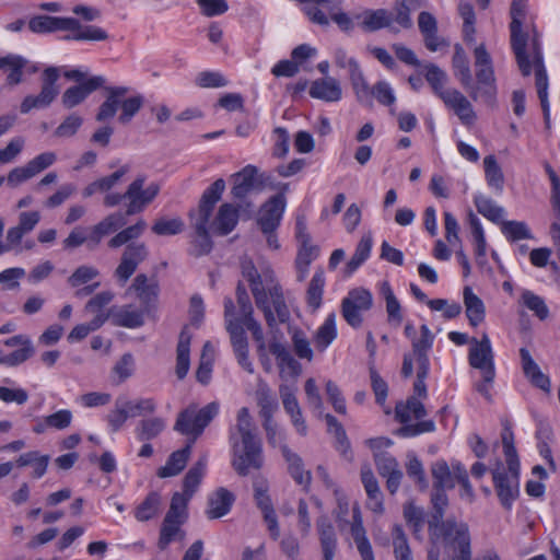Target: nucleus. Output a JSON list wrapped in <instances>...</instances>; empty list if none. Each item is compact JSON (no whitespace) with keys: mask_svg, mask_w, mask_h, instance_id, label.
Listing matches in <instances>:
<instances>
[{"mask_svg":"<svg viewBox=\"0 0 560 560\" xmlns=\"http://www.w3.org/2000/svg\"><path fill=\"white\" fill-rule=\"evenodd\" d=\"M218 412L219 404L212 401L200 409L196 404H190L178 413L174 430L190 438L184 448L173 452L166 464L158 469L156 475L160 478L177 476L185 468L191 454V445L217 417Z\"/></svg>","mask_w":560,"mask_h":560,"instance_id":"obj_1","label":"nucleus"},{"mask_svg":"<svg viewBox=\"0 0 560 560\" xmlns=\"http://www.w3.org/2000/svg\"><path fill=\"white\" fill-rule=\"evenodd\" d=\"M242 275L250 283V290L255 303L262 311L267 325L270 328L279 323L290 319V311L284 302L281 287L275 283L273 273L270 270L259 275L250 259L241 262Z\"/></svg>","mask_w":560,"mask_h":560,"instance_id":"obj_2","label":"nucleus"},{"mask_svg":"<svg viewBox=\"0 0 560 560\" xmlns=\"http://www.w3.org/2000/svg\"><path fill=\"white\" fill-rule=\"evenodd\" d=\"M235 430V433H231L232 467L245 477L250 470H259L264 464L261 441L254 432L249 411L245 407L237 413Z\"/></svg>","mask_w":560,"mask_h":560,"instance_id":"obj_3","label":"nucleus"},{"mask_svg":"<svg viewBox=\"0 0 560 560\" xmlns=\"http://www.w3.org/2000/svg\"><path fill=\"white\" fill-rule=\"evenodd\" d=\"M224 189L225 182L222 178L217 179L203 191L197 214L190 213L192 220L191 225L196 233L190 253L195 257L207 255L212 249V241L208 233V223L212 215L213 208L221 199Z\"/></svg>","mask_w":560,"mask_h":560,"instance_id":"obj_4","label":"nucleus"},{"mask_svg":"<svg viewBox=\"0 0 560 560\" xmlns=\"http://www.w3.org/2000/svg\"><path fill=\"white\" fill-rule=\"evenodd\" d=\"M432 544L441 541L452 552V560H472L468 524L448 517L445 523L428 529Z\"/></svg>","mask_w":560,"mask_h":560,"instance_id":"obj_5","label":"nucleus"},{"mask_svg":"<svg viewBox=\"0 0 560 560\" xmlns=\"http://www.w3.org/2000/svg\"><path fill=\"white\" fill-rule=\"evenodd\" d=\"M105 101L100 105L95 115V120L105 122L115 117L118 108L121 109L118 121L126 125L139 113L144 104V97L141 94H135L127 97L129 92L127 86H106Z\"/></svg>","mask_w":560,"mask_h":560,"instance_id":"obj_6","label":"nucleus"},{"mask_svg":"<svg viewBox=\"0 0 560 560\" xmlns=\"http://www.w3.org/2000/svg\"><path fill=\"white\" fill-rule=\"evenodd\" d=\"M357 19L360 20V27L370 33L387 28L389 32L397 34L400 28L408 30L413 25L410 16V8L406 4L405 0H395L393 11L386 9H368L357 15Z\"/></svg>","mask_w":560,"mask_h":560,"instance_id":"obj_7","label":"nucleus"},{"mask_svg":"<svg viewBox=\"0 0 560 560\" xmlns=\"http://www.w3.org/2000/svg\"><path fill=\"white\" fill-rule=\"evenodd\" d=\"M147 182L145 175H138L127 187L124 194L110 192L104 197V206L112 208L127 199L128 206L126 215L140 213L150 205L160 192V184L151 183L144 188Z\"/></svg>","mask_w":560,"mask_h":560,"instance_id":"obj_8","label":"nucleus"},{"mask_svg":"<svg viewBox=\"0 0 560 560\" xmlns=\"http://www.w3.org/2000/svg\"><path fill=\"white\" fill-rule=\"evenodd\" d=\"M474 57L477 82L471 81V86L465 90L474 101L482 100L487 104H492L497 94L495 75L492 58L485 44L474 49Z\"/></svg>","mask_w":560,"mask_h":560,"instance_id":"obj_9","label":"nucleus"},{"mask_svg":"<svg viewBox=\"0 0 560 560\" xmlns=\"http://www.w3.org/2000/svg\"><path fill=\"white\" fill-rule=\"evenodd\" d=\"M526 0H513L510 8L511 15V47L515 54L518 68L524 77L530 74L529 54L527 52L528 34L522 30L526 16Z\"/></svg>","mask_w":560,"mask_h":560,"instance_id":"obj_10","label":"nucleus"},{"mask_svg":"<svg viewBox=\"0 0 560 560\" xmlns=\"http://www.w3.org/2000/svg\"><path fill=\"white\" fill-rule=\"evenodd\" d=\"M60 78V71L57 67H47L40 75V92L38 95H27L21 103L20 110L27 114L34 108L48 107L59 94L57 81Z\"/></svg>","mask_w":560,"mask_h":560,"instance_id":"obj_11","label":"nucleus"},{"mask_svg":"<svg viewBox=\"0 0 560 560\" xmlns=\"http://www.w3.org/2000/svg\"><path fill=\"white\" fill-rule=\"evenodd\" d=\"M508 472L502 465L492 471V480L502 506L511 510L513 502L518 497L520 464H508Z\"/></svg>","mask_w":560,"mask_h":560,"instance_id":"obj_12","label":"nucleus"},{"mask_svg":"<svg viewBox=\"0 0 560 560\" xmlns=\"http://www.w3.org/2000/svg\"><path fill=\"white\" fill-rule=\"evenodd\" d=\"M470 345L469 365L479 370L486 382H493L495 377L494 354L488 335L483 332L481 339L471 338Z\"/></svg>","mask_w":560,"mask_h":560,"instance_id":"obj_13","label":"nucleus"},{"mask_svg":"<svg viewBox=\"0 0 560 560\" xmlns=\"http://www.w3.org/2000/svg\"><path fill=\"white\" fill-rule=\"evenodd\" d=\"M280 192L267 200L258 218V224L262 233L275 232L280 225L282 214L285 209V192L289 190V184H279Z\"/></svg>","mask_w":560,"mask_h":560,"instance_id":"obj_14","label":"nucleus"},{"mask_svg":"<svg viewBox=\"0 0 560 560\" xmlns=\"http://www.w3.org/2000/svg\"><path fill=\"white\" fill-rule=\"evenodd\" d=\"M148 255L149 250L144 243L128 244L114 272L118 282L124 285L135 273L138 266L147 259Z\"/></svg>","mask_w":560,"mask_h":560,"instance_id":"obj_15","label":"nucleus"},{"mask_svg":"<svg viewBox=\"0 0 560 560\" xmlns=\"http://www.w3.org/2000/svg\"><path fill=\"white\" fill-rule=\"evenodd\" d=\"M267 179L268 176L259 173L257 166L246 165L233 175L232 195L237 199L245 198L252 190H262Z\"/></svg>","mask_w":560,"mask_h":560,"instance_id":"obj_16","label":"nucleus"},{"mask_svg":"<svg viewBox=\"0 0 560 560\" xmlns=\"http://www.w3.org/2000/svg\"><path fill=\"white\" fill-rule=\"evenodd\" d=\"M226 330L230 334L231 345L237 363L248 373H254L253 363L248 357V341L242 323L237 319H228Z\"/></svg>","mask_w":560,"mask_h":560,"instance_id":"obj_17","label":"nucleus"},{"mask_svg":"<svg viewBox=\"0 0 560 560\" xmlns=\"http://www.w3.org/2000/svg\"><path fill=\"white\" fill-rule=\"evenodd\" d=\"M130 289L136 292L141 307H143L144 311L150 312L151 310L155 308L159 299L160 287L158 280L154 277L149 279L147 275L139 273L133 279Z\"/></svg>","mask_w":560,"mask_h":560,"instance_id":"obj_18","label":"nucleus"},{"mask_svg":"<svg viewBox=\"0 0 560 560\" xmlns=\"http://www.w3.org/2000/svg\"><path fill=\"white\" fill-rule=\"evenodd\" d=\"M105 83L103 77H92L85 82L68 88L61 97L62 105L70 109L81 104L92 92L102 88Z\"/></svg>","mask_w":560,"mask_h":560,"instance_id":"obj_19","label":"nucleus"},{"mask_svg":"<svg viewBox=\"0 0 560 560\" xmlns=\"http://www.w3.org/2000/svg\"><path fill=\"white\" fill-rule=\"evenodd\" d=\"M149 311H144L143 307L136 308L133 305L128 304L120 307H113L109 310L107 319L110 318L113 325L125 328H138L144 324V314Z\"/></svg>","mask_w":560,"mask_h":560,"instance_id":"obj_20","label":"nucleus"},{"mask_svg":"<svg viewBox=\"0 0 560 560\" xmlns=\"http://www.w3.org/2000/svg\"><path fill=\"white\" fill-rule=\"evenodd\" d=\"M73 27H77L75 18L37 15L32 18L28 22V28L37 34L67 31V28Z\"/></svg>","mask_w":560,"mask_h":560,"instance_id":"obj_21","label":"nucleus"},{"mask_svg":"<svg viewBox=\"0 0 560 560\" xmlns=\"http://www.w3.org/2000/svg\"><path fill=\"white\" fill-rule=\"evenodd\" d=\"M444 104L454 110L465 125H470L476 119V114L467 97L455 89H448L447 93L442 95Z\"/></svg>","mask_w":560,"mask_h":560,"instance_id":"obj_22","label":"nucleus"},{"mask_svg":"<svg viewBox=\"0 0 560 560\" xmlns=\"http://www.w3.org/2000/svg\"><path fill=\"white\" fill-rule=\"evenodd\" d=\"M310 96L328 103L338 102L342 97L340 82L332 77H325L312 82Z\"/></svg>","mask_w":560,"mask_h":560,"instance_id":"obj_23","label":"nucleus"},{"mask_svg":"<svg viewBox=\"0 0 560 560\" xmlns=\"http://www.w3.org/2000/svg\"><path fill=\"white\" fill-rule=\"evenodd\" d=\"M281 452L288 464L290 476L296 483L302 486L305 491H308L312 482V474L310 470L304 469L302 458L296 453H293L287 445H282Z\"/></svg>","mask_w":560,"mask_h":560,"instance_id":"obj_24","label":"nucleus"},{"mask_svg":"<svg viewBox=\"0 0 560 560\" xmlns=\"http://www.w3.org/2000/svg\"><path fill=\"white\" fill-rule=\"evenodd\" d=\"M520 355L522 361V369L525 376L529 380V382L540 388L541 390L549 393L550 392V380L549 377L540 371L538 364L532 358L529 351L526 348L520 349Z\"/></svg>","mask_w":560,"mask_h":560,"instance_id":"obj_25","label":"nucleus"},{"mask_svg":"<svg viewBox=\"0 0 560 560\" xmlns=\"http://www.w3.org/2000/svg\"><path fill=\"white\" fill-rule=\"evenodd\" d=\"M234 495L225 488H219L208 500V509L206 511L209 520L220 518L226 515L234 502Z\"/></svg>","mask_w":560,"mask_h":560,"instance_id":"obj_26","label":"nucleus"},{"mask_svg":"<svg viewBox=\"0 0 560 560\" xmlns=\"http://www.w3.org/2000/svg\"><path fill=\"white\" fill-rule=\"evenodd\" d=\"M126 223L127 221L125 214L120 212H115L107 215L93 226L92 233L90 235V242L93 244V246H97L105 235L117 232L124 228Z\"/></svg>","mask_w":560,"mask_h":560,"instance_id":"obj_27","label":"nucleus"},{"mask_svg":"<svg viewBox=\"0 0 560 560\" xmlns=\"http://www.w3.org/2000/svg\"><path fill=\"white\" fill-rule=\"evenodd\" d=\"M463 299L465 305V313L469 324L472 327L479 326L483 323L486 317V306L482 300L472 292L470 287H465L463 290Z\"/></svg>","mask_w":560,"mask_h":560,"instance_id":"obj_28","label":"nucleus"},{"mask_svg":"<svg viewBox=\"0 0 560 560\" xmlns=\"http://www.w3.org/2000/svg\"><path fill=\"white\" fill-rule=\"evenodd\" d=\"M316 527L319 536L323 556H327V560H329L330 557H335L337 549V537L335 528L329 518L325 515L317 518Z\"/></svg>","mask_w":560,"mask_h":560,"instance_id":"obj_29","label":"nucleus"},{"mask_svg":"<svg viewBox=\"0 0 560 560\" xmlns=\"http://www.w3.org/2000/svg\"><path fill=\"white\" fill-rule=\"evenodd\" d=\"M191 332L188 327L185 326L178 337V343L176 349V375L179 380H183L189 370V352H190V341H191Z\"/></svg>","mask_w":560,"mask_h":560,"instance_id":"obj_30","label":"nucleus"},{"mask_svg":"<svg viewBox=\"0 0 560 560\" xmlns=\"http://www.w3.org/2000/svg\"><path fill=\"white\" fill-rule=\"evenodd\" d=\"M255 396L260 408V417L268 419L278 409V401L270 386L261 377L257 378Z\"/></svg>","mask_w":560,"mask_h":560,"instance_id":"obj_31","label":"nucleus"},{"mask_svg":"<svg viewBox=\"0 0 560 560\" xmlns=\"http://www.w3.org/2000/svg\"><path fill=\"white\" fill-rule=\"evenodd\" d=\"M129 172L128 165H122L119 170L108 176L101 177L89 184L83 190L82 196L89 198L96 192L109 191L127 173Z\"/></svg>","mask_w":560,"mask_h":560,"instance_id":"obj_32","label":"nucleus"},{"mask_svg":"<svg viewBox=\"0 0 560 560\" xmlns=\"http://www.w3.org/2000/svg\"><path fill=\"white\" fill-rule=\"evenodd\" d=\"M184 523L182 520H174L171 516L164 517L158 540L160 550H165L175 539L182 540L185 537V532L180 528Z\"/></svg>","mask_w":560,"mask_h":560,"instance_id":"obj_33","label":"nucleus"},{"mask_svg":"<svg viewBox=\"0 0 560 560\" xmlns=\"http://www.w3.org/2000/svg\"><path fill=\"white\" fill-rule=\"evenodd\" d=\"M238 214L236 208L231 203H223L218 211V214L212 222V229L220 235L229 234L236 225Z\"/></svg>","mask_w":560,"mask_h":560,"instance_id":"obj_34","label":"nucleus"},{"mask_svg":"<svg viewBox=\"0 0 560 560\" xmlns=\"http://www.w3.org/2000/svg\"><path fill=\"white\" fill-rule=\"evenodd\" d=\"M72 32L71 35H67L68 40H90V42H105L109 38L108 33L96 25H82L77 19V27L67 28Z\"/></svg>","mask_w":560,"mask_h":560,"instance_id":"obj_35","label":"nucleus"},{"mask_svg":"<svg viewBox=\"0 0 560 560\" xmlns=\"http://www.w3.org/2000/svg\"><path fill=\"white\" fill-rule=\"evenodd\" d=\"M454 50L452 59L454 75L459 80L464 89L469 88L471 86V72L466 52L459 44L455 45Z\"/></svg>","mask_w":560,"mask_h":560,"instance_id":"obj_36","label":"nucleus"},{"mask_svg":"<svg viewBox=\"0 0 560 560\" xmlns=\"http://www.w3.org/2000/svg\"><path fill=\"white\" fill-rule=\"evenodd\" d=\"M166 428V422L161 417L144 418L139 421L136 434L139 441L145 442L158 438Z\"/></svg>","mask_w":560,"mask_h":560,"instance_id":"obj_37","label":"nucleus"},{"mask_svg":"<svg viewBox=\"0 0 560 560\" xmlns=\"http://www.w3.org/2000/svg\"><path fill=\"white\" fill-rule=\"evenodd\" d=\"M373 244V237L371 233L364 234L357 245L355 252L351 259L347 262L345 268V275H352L370 256Z\"/></svg>","mask_w":560,"mask_h":560,"instance_id":"obj_38","label":"nucleus"},{"mask_svg":"<svg viewBox=\"0 0 560 560\" xmlns=\"http://www.w3.org/2000/svg\"><path fill=\"white\" fill-rule=\"evenodd\" d=\"M26 63V59L19 55L0 57V69H10V73L7 77L8 84L16 85L22 82L23 68Z\"/></svg>","mask_w":560,"mask_h":560,"instance_id":"obj_39","label":"nucleus"},{"mask_svg":"<svg viewBox=\"0 0 560 560\" xmlns=\"http://www.w3.org/2000/svg\"><path fill=\"white\" fill-rule=\"evenodd\" d=\"M207 466V457L201 456L197 463L187 471L183 480L184 494L192 497L199 487Z\"/></svg>","mask_w":560,"mask_h":560,"instance_id":"obj_40","label":"nucleus"},{"mask_svg":"<svg viewBox=\"0 0 560 560\" xmlns=\"http://www.w3.org/2000/svg\"><path fill=\"white\" fill-rule=\"evenodd\" d=\"M431 503L433 505V513L428 521V529L445 523L444 514L445 509L448 505V499L445 493V489H433Z\"/></svg>","mask_w":560,"mask_h":560,"instance_id":"obj_41","label":"nucleus"},{"mask_svg":"<svg viewBox=\"0 0 560 560\" xmlns=\"http://www.w3.org/2000/svg\"><path fill=\"white\" fill-rule=\"evenodd\" d=\"M485 166V177L487 184L495 190V192H501L504 186V175L502 168L497 162L494 155H487L483 159Z\"/></svg>","mask_w":560,"mask_h":560,"instance_id":"obj_42","label":"nucleus"},{"mask_svg":"<svg viewBox=\"0 0 560 560\" xmlns=\"http://www.w3.org/2000/svg\"><path fill=\"white\" fill-rule=\"evenodd\" d=\"M161 495L158 492H150L145 499L136 508L135 517L139 522H147L159 514Z\"/></svg>","mask_w":560,"mask_h":560,"instance_id":"obj_43","label":"nucleus"},{"mask_svg":"<svg viewBox=\"0 0 560 560\" xmlns=\"http://www.w3.org/2000/svg\"><path fill=\"white\" fill-rule=\"evenodd\" d=\"M145 229V221L139 220L136 224L119 231L115 236H113L108 241V246L110 248H118L122 245H128L130 244L129 242L139 238L143 234Z\"/></svg>","mask_w":560,"mask_h":560,"instance_id":"obj_44","label":"nucleus"},{"mask_svg":"<svg viewBox=\"0 0 560 560\" xmlns=\"http://www.w3.org/2000/svg\"><path fill=\"white\" fill-rule=\"evenodd\" d=\"M336 336V315L331 313L316 331L315 347L319 351H324L335 340Z\"/></svg>","mask_w":560,"mask_h":560,"instance_id":"obj_45","label":"nucleus"},{"mask_svg":"<svg viewBox=\"0 0 560 560\" xmlns=\"http://www.w3.org/2000/svg\"><path fill=\"white\" fill-rule=\"evenodd\" d=\"M433 477V489H452L455 487L451 467L445 460H439L431 468Z\"/></svg>","mask_w":560,"mask_h":560,"instance_id":"obj_46","label":"nucleus"},{"mask_svg":"<svg viewBox=\"0 0 560 560\" xmlns=\"http://www.w3.org/2000/svg\"><path fill=\"white\" fill-rule=\"evenodd\" d=\"M324 285H325L324 271L322 269H318L314 273V276L308 284L307 292H306L307 304L310 307L313 308V311H316L322 304Z\"/></svg>","mask_w":560,"mask_h":560,"instance_id":"obj_47","label":"nucleus"},{"mask_svg":"<svg viewBox=\"0 0 560 560\" xmlns=\"http://www.w3.org/2000/svg\"><path fill=\"white\" fill-rule=\"evenodd\" d=\"M352 70L349 71V79L352 89L355 93L357 100L360 103H366L370 101V86L364 78L363 71L360 65H351Z\"/></svg>","mask_w":560,"mask_h":560,"instance_id":"obj_48","label":"nucleus"},{"mask_svg":"<svg viewBox=\"0 0 560 560\" xmlns=\"http://www.w3.org/2000/svg\"><path fill=\"white\" fill-rule=\"evenodd\" d=\"M475 206L480 214L488 220L500 223L504 213L503 208L497 206L493 200L482 195L475 197Z\"/></svg>","mask_w":560,"mask_h":560,"instance_id":"obj_49","label":"nucleus"},{"mask_svg":"<svg viewBox=\"0 0 560 560\" xmlns=\"http://www.w3.org/2000/svg\"><path fill=\"white\" fill-rule=\"evenodd\" d=\"M404 517L412 534L419 540L422 539L421 532L424 525V515L422 509L408 503L404 506Z\"/></svg>","mask_w":560,"mask_h":560,"instance_id":"obj_50","label":"nucleus"},{"mask_svg":"<svg viewBox=\"0 0 560 560\" xmlns=\"http://www.w3.org/2000/svg\"><path fill=\"white\" fill-rule=\"evenodd\" d=\"M381 294L383 295L386 302V312L388 314V319L395 320L397 325H399L402 322L401 306L387 281H384L382 283Z\"/></svg>","mask_w":560,"mask_h":560,"instance_id":"obj_51","label":"nucleus"},{"mask_svg":"<svg viewBox=\"0 0 560 560\" xmlns=\"http://www.w3.org/2000/svg\"><path fill=\"white\" fill-rule=\"evenodd\" d=\"M185 223L180 218H161L152 225V232L159 236L177 235L184 231Z\"/></svg>","mask_w":560,"mask_h":560,"instance_id":"obj_52","label":"nucleus"},{"mask_svg":"<svg viewBox=\"0 0 560 560\" xmlns=\"http://www.w3.org/2000/svg\"><path fill=\"white\" fill-rule=\"evenodd\" d=\"M254 498L257 506L260 509L262 514L275 511L271 499L268 494V483L264 478L257 477L254 479Z\"/></svg>","mask_w":560,"mask_h":560,"instance_id":"obj_53","label":"nucleus"},{"mask_svg":"<svg viewBox=\"0 0 560 560\" xmlns=\"http://www.w3.org/2000/svg\"><path fill=\"white\" fill-rule=\"evenodd\" d=\"M425 72V80L433 89L434 93L440 96L442 100V95L444 93H447L448 89H444V84L446 82L447 75L446 73L439 68L434 63H429L424 66Z\"/></svg>","mask_w":560,"mask_h":560,"instance_id":"obj_54","label":"nucleus"},{"mask_svg":"<svg viewBox=\"0 0 560 560\" xmlns=\"http://www.w3.org/2000/svg\"><path fill=\"white\" fill-rule=\"evenodd\" d=\"M106 320L107 316L105 314H97L90 323L77 325L68 335V340L73 342L84 339L90 332L98 329Z\"/></svg>","mask_w":560,"mask_h":560,"instance_id":"obj_55","label":"nucleus"},{"mask_svg":"<svg viewBox=\"0 0 560 560\" xmlns=\"http://www.w3.org/2000/svg\"><path fill=\"white\" fill-rule=\"evenodd\" d=\"M394 553L397 560H412L407 536L400 525L393 527Z\"/></svg>","mask_w":560,"mask_h":560,"instance_id":"obj_56","label":"nucleus"},{"mask_svg":"<svg viewBox=\"0 0 560 560\" xmlns=\"http://www.w3.org/2000/svg\"><path fill=\"white\" fill-rule=\"evenodd\" d=\"M124 408L128 410L129 417H137L144 413H153L156 410V402L153 398L138 400L120 399Z\"/></svg>","mask_w":560,"mask_h":560,"instance_id":"obj_57","label":"nucleus"},{"mask_svg":"<svg viewBox=\"0 0 560 560\" xmlns=\"http://www.w3.org/2000/svg\"><path fill=\"white\" fill-rule=\"evenodd\" d=\"M501 230L512 242L533 237L526 223L521 221H504L502 222Z\"/></svg>","mask_w":560,"mask_h":560,"instance_id":"obj_58","label":"nucleus"},{"mask_svg":"<svg viewBox=\"0 0 560 560\" xmlns=\"http://www.w3.org/2000/svg\"><path fill=\"white\" fill-rule=\"evenodd\" d=\"M501 439L506 464H511L514 466L515 464H520L517 452L514 446V434L508 421L503 423Z\"/></svg>","mask_w":560,"mask_h":560,"instance_id":"obj_59","label":"nucleus"},{"mask_svg":"<svg viewBox=\"0 0 560 560\" xmlns=\"http://www.w3.org/2000/svg\"><path fill=\"white\" fill-rule=\"evenodd\" d=\"M522 301L524 305L532 312H534L539 319L544 320L548 317L549 310L544 299L540 298L539 295L535 294L532 291L525 290L522 293Z\"/></svg>","mask_w":560,"mask_h":560,"instance_id":"obj_60","label":"nucleus"},{"mask_svg":"<svg viewBox=\"0 0 560 560\" xmlns=\"http://www.w3.org/2000/svg\"><path fill=\"white\" fill-rule=\"evenodd\" d=\"M342 302H349L357 310L369 311L373 305V298L370 291L358 288L351 290Z\"/></svg>","mask_w":560,"mask_h":560,"instance_id":"obj_61","label":"nucleus"},{"mask_svg":"<svg viewBox=\"0 0 560 560\" xmlns=\"http://www.w3.org/2000/svg\"><path fill=\"white\" fill-rule=\"evenodd\" d=\"M83 124V118L77 114H71L56 128L54 136L57 138H71Z\"/></svg>","mask_w":560,"mask_h":560,"instance_id":"obj_62","label":"nucleus"},{"mask_svg":"<svg viewBox=\"0 0 560 560\" xmlns=\"http://www.w3.org/2000/svg\"><path fill=\"white\" fill-rule=\"evenodd\" d=\"M190 497L176 492L173 494L171 500L170 509L165 516H171L174 520H182L183 522L187 518V504Z\"/></svg>","mask_w":560,"mask_h":560,"instance_id":"obj_63","label":"nucleus"},{"mask_svg":"<svg viewBox=\"0 0 560 560\" xmlns=\"http://www.w3.org/2000/svg\"><path fill=\"white\" fill-rule=\"evenodd\" d=\"M374 462L378 475L383 478L400 470L399 464L396 460V458L390 456L388 453H375Z\"/></svg>","mask_w":560,"mask_h":560,"instance_id":"obj_64","label":"nucleus"}]
</instances>
